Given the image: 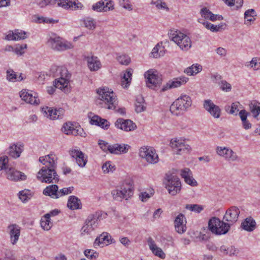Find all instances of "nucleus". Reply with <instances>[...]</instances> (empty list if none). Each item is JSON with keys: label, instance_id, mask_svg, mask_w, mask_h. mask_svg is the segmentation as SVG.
Wrapping results in <instances>:
<instances>
[{"label": "nucleus", "instance_id": "52", "mask_svg": "<svg viewBox=\"0 0 260 260\" xmlns=\"http://www.w3.org/2000/svg\"><path fill=\"white\" fill-rule=\"evenodd\" d=\"M118 62L123 65H127L131 61L130 57L126 55H122L117 57Z\"/></svg>", "mask_w": 260, "mask_h": 260}, {"label": "nucleus", "instance_id": "37", "mask_svg": "<svg viewBox=\"0 0 260 260\" xmlns=\"http://www.w3.org/2000/svg\"><path fill=\"white\" fill-rule=\"evenodd\" d=\"M83 26L89 30H93L96 27V22L91 17H86L81 20Z\"/></svg>", "mask_w": 260, "mask_h": 260}, {"label": "nucleus", "instance_id": "58", "mask_svg": "<svg viewBox=\"0 0 260 260\" xmlns=\"http://www.w3.org/2000/svg\"><path fill=\"white\" fill-rule=\"evenodd\" d=\"M27 45L24 44L21 45L17 46L15 49L14 51L15 53L19 55H22L24 53V50L26 49Z\"/></svg>", "mask_w": 260, "mask_h": 260}, {"label": "nucleus", "instance_id": "43", "mask_svg": "<svg viewBox=\"0 0 260 260\" xmlns=\"http://www.w3.org/2000/svg\"><path fill=\"white\" fill-rule=\"evenodd\" d=\"M185 209L199 213L203 210V207L198 204H186Z\"/></svg>", "mask_w": 260, "mask_h": 260}, {"label": "nucleus", "instance_id": "45", "mask_svg": "<svg viewBox=\"0 0 260 260\" xmlns=\"http://www.w3.org/2000/svg\"><path fill=\"white\" fill-rule=\"evenodd\" d=\"M84 253L87 258L92 260L96 259L99 256V253L92 249H86Z\"/></svg>", "mask_w": 260, "mask_h": 260}, {"label": "nucleus", "instance_id": "22", "mask_svg": "<svg viewBox=\"0 0 260 260\" xmlns=\"http://www.w3.org/2000/svg\"><path fill=\"white\" fill-rule=\"evenodd\" d=\"M130 146L128 145L125 144H114L113 145H109V151L111 153L115 154H120L123 153H126Z\"/></svg>", "mask_w": 260, "mask_h": 260}, {"label": "nucleus", "instance_id": "27", "mask_svg": "<svg viewBox=\"0 0 260 260\" xmlns=\"http://www.w3.org/2000/svg\"><path fill=\"white\" fill-rule=\"evenodd\" d=\"M133 73V69H127L121 77V85L124 88L127 87L131 82L132 76Z\"/></svg>", "mask_w": 260, "mask_h": 260}, {"label": "nucleus", "instance_id": "49", "mask_svg": "<svg viewBox=\"0 0 260 260\" xmlns=\"http://www.w3.org/2000/svg\"><path fill=\"white\" fill-rule=\"evenodd\" d=\"M94 230L95 229L91 225L87 223V219H86L85 224L81 229V232L82 234H89Z\"/></svg>", "mask_w": 260, "mask_h": 260}, {"label": "nucleus", "instance_id": "29", "mask_svg": "<svg viewBox=\"0 0 260 260\" xmlns=\"http://www.w3.org/2000/svg\"><path fill=\"white\" fill-rule=\"evenodd\" d=\"M102 215V214L101 211H98L89 215L87 218V223L91 225L95 229L98 226V221L100 220Z\"/></svg>", "mask_w": 260, "mask_h": 260}, {"label": "nucleus", "instance_id": "6", "mask_svg": "<svg viewBox=\"0 0 260 260\" xmlns=\"http://www.w3.org/2000/svg\"><path fill=\"white\" fill-rule=\"evenodd\" d=\"M166 187L169 194L175 196L178 193L181 189V183L179 178L174 173H167L165 175Z\"/></svg>", "mask_w": 260, "mask_h": 260}, {"label": "nucleus", "instance_id": "9", "mask_svg": "<svg viewBox=\"0 0 260 260\" xmlns=\"http://www.w3.org/2000/svg\"><path fill=\"white\" fill-rule=\"evenodd\" d=\"M45 2L46 6L57 4L58 7L66 9H71L72 10L81 9L83 7L82 4L78 0H45Z\"/></svg>", "mask_w": 260, "mask_h": 260}, {"label": "nucleus", "instance_id": "46", "mask_svg": "<svg viewBox=\"0 0 260 260\" xmlns=\"http://www.w3.org/2000/svg\"><path fill=\"white\" fill-rule=\"evenodd\" d=\"M102 170L105 173L113 172L115 170V167L111 165L110 161H107L103 165Z\"/></svg>", "mask_w": 260, "mask_h": 260}, {"label": "nucleus", "instance_id": "8", "mask_svg": "<svg viewBox=\"0 0 260 260\" xmlns=\"http://www.w3.org/2000/svg\"><path fill=\"white\" fill-rule=\"evenodd\" d=\"M57 185L53 184L46 187L43 190L44 194L51 197L52 198L57 199L62 196L71 193L73 189V187L63 188L60 190H58Z\"/></svg>", "mask_w": 260, "mask_h": 260}, {"label": "nucleus", "instance_id": "34", "mask_svg": "<svg viewBox=\"0 0 260 260\" xmlns=\"http://www.w3.org/2000/svg\"><path fill=\"white\" fill-rule=\"evenodd\" d=\"M212 81L218 83L220 86V88L223 90L226 91L228 89V84L226 81H223L221 80V77L219 75H214L212 76Z\"/></svg>", "mask_w": 260, "mask_h": 260}, {"label": "nucleus", "instance_id": "21", "mask_svg": "<svg viewBox=\"0 0 260 260\" xmlns=\"http://www.w3.org/2000/svg\"><path fill=\"white\" fill-rule=\"evenodd\" d=\"M7 174V178L11 180L18 181L24 180L26 179V176L21 172L18 171L12 168H8L6 171Z\"/></svg>", "mask_w": 260, "mask_h": 260}, {"label": "nucleus", "instance_id": "2", "mask_svg": "<svg viewBox=\"0 0 260 260\" xmlns=\"http://www.w3.org/2000/svg\"><path fill=\"white\" fill-rule=\"evenodd\" d=\"M96 92L99 95V98L96 101L97 105L108 109L116 110L117 100L113 91H110L108 88H103L98 89Z\"/></svg>", "mask_w": 260, "mask_h": 260}, {"label": "nucleus", "instance_id": "18", "mask_svg": "<svg viewBox=\"0 0 260 260\" xmlns=\"http://www.w3.org/2000/svg\"><path fill=\"white\" fill-rule=\"evenodd\" d=\"M188 80V78L185 77H180L174 78L173 80L168 81L167 84L163 86L161 91H165L169 89L180 87L181 85L185 84Z\"/></svg>", "mask_w": 260, "mask_h": 260}, {"label": "nucleus", "instance_id": "59", "mask_svg": "<svg viewBox=\"0 0 260 260\" xmlns=\"http://www.w3.org/2000/svg\"><path fill=\"white\" fill-rule=\"evenodd\" d=\"M153 194V192L151 191L150 193L147 192H141L139 194V197L141 200L143 202H146L151 197Z\"/></svg>", "mask_w": 260, "mask_h": 260}, {"label": "nucleus", "instance_id": "62", "mask_svg": "<svg viewBox=\"0 0 260 260\" xmlns=\"http://www.w3.org/2000/svg\"><path fill=\"white\" fill-rule=\"evenodd\" d=\"M70 155L72 157L75 158L77 161L78 158H80V156H82V152L79 150H72L70 151Z\"/></svg>", "mask_w": 260, "mask_h": 260}, {"label": "nucleus", "instance_id": "17", "mask_svg": "<svg viewBox=\"0 0 260 260\" xmlns=\"http://www.w3.org/2000/svg\"><path fill=\"white\" fill-rule=\"evenodd\" d=\"M204 108L213 117L218 118L220 116V109L218 106L215 105L211 100H206L204 101Z\"/></svg>", "mask_w": 260, "mask_h": 260}, {"label": "nucleus", "instance_id": "31", "mask_svg": "<svg viewBox=\"0 0 260 260\" xmlns=\"http://www.w3.org/2000/svg\"><path fill=\"white\" fill-rule=\"evenodd\" d=\"M23 146L20 144H13L9 147V155L15 158L19 157L23 151Z\"/></svg>", "mask_w": 260, "mask_h": 260}, {"label": "nucleus", "instance_id": "5", "mask_svg": "<svg viewBox=\"0 0 260 260\" xmlns=\"http://www.w3.org/2000/svg\"><path fill=\"white\" fill-rule=\"evenodd\" d=\"M47 45L55 51H63L74 48V45L71 42L63 41L58 36L54 35L51 36L47 42Z\"/></svg>", "mask_w": 260, "mask_h": 260}, {"label": "nucleus", "instance_id": "7", "mask_svg": "<svg viewBox=\"0 0 260 260\" xmlns=\"http://www.w3.org/2000/svg\"><path fill=\"white\" fill-rule=\"evenodd\" d=\"M144 76L146 79V84L148 87L156 89L160 87L162 78L157 71L153 69L149 70L145 73Z\"/></svg>", "mask_w": 260, "mask_h": 260}, {"label": "nucleus", "instance_id": "12", "mask_svg": "<svg viewBox=\"0 0 260 260\" xmlns=\"http://www.w3.org/2000/svg\"><path fill=\"white\" fill-rule=\"evenodd\" d=\"M139 155L150 164H155L159 160L158 155L155 150L152 147H141L139 151Z\"/></svg>", "mask_w": 260, "mask_h": 260}, {"label": "nucleus", "instance_id": "40", "mask_svg": "<svg viewBox=\"0 0 260 260\" xmlns=\"http://www.w3.org/2000/svg\"><path fill=\"white\" fill-rule=\"evenodd\" d=\"M32 197V193L29 190L25 189L19 193V198L23 202H25Z\"/></svg>", "mask_w": 260, "mask_h": 260}, {"label": "nucleus", "instance_id": "60", "mask_svg": "<svg viewBox=\"0 0 260 260\" xmlns=\"http://www.w3.org/2000/svg\"><path fill=\"white\" fill-rule=\"evenodd\" d=\"M78 165L80 167H84L87 162V158L85 156V154L82 152V156H80V158H78V160L76 161Z\"/></svg>", "mask_w": 260, "mask_h": 260}, {"label": "nucleus", "instance_id": "53", "mask_svg": "<svg viewBox=\"0 0 260 260\" xmlns=\"http://www.w3.org/2000/svg\"><path fill=\"white\" fill-rule=\"evenodd\" d=\"M241 106L239 102H235L233 103L231 105V108L229 113L231 114L237 115L238 114V112H239V107Z\"/></svg>", "mask_w": 260, "mask_h": 260}, {"label": "nucleus", "instance_id": "48", "mask_svg": "<svg viewBox=\"0 0 260 260\" xmlns=\"http://www.w3.org/2000/svg\"><path fill=\"white\" fill-rule=\"evenodd\" d=\"M204 25L208 29H210L213 32H216L219 31L221 26L220 25H214L213 24L207 21L203 23Z\"/></svg>", "mask_w": 260, "mask_h": 260}, {"label": "nucleus", "instance_id": "61", "mask_svg": "<svg viewBox=\"0 0 260 260\" xmlns=\"http://www.w3.org/2000/svg\"><path fill=\"white\" fill-rule=\"evenodd\" d=\"M217 154L220 156H224L228 154V148L225 147L217 146L216 148Z\"/></svg>", "mask_w": 260, "mask_h": 260}, {"label": "nucleus", "instance_id": "11", "mask_svg": "<svg viewBox=\"0 0 260 260\" xmlns=\"http://www.w3.org/2000/svg\"><path fill=\"white\" fill-rule=\"evenodd\" d=\"M209 230L215 235H220L228 233L226 223L216 217H213L208 222Z\"/></svg>", "mask_w": 260, "mask_h": 260}, {"label": "nucleus", "instance_id": "4", "mask_svg": "<svg viewBox=\"0 0 260 260\" xmlns=\"http://www.w3.org/2000/svg\"><path fill=\"white\" fill-rule=\"evenodd\" d=\"M133 186L130 181L122 182L117 188L112 191V194L114 200L121 201L123 199L127 200L133 194Z\"/></svg>", "mask_w": 260, "mask_h": 260}, {"label": "nucleus", "instance_id": "28", "mask_svg": "<svg viewBox=\"0 0 260 260\" xmlns=\"http://www.w3.org/2000/svg\"><path fill=\"white\" fill-rule=\"evenodd\" d=\"M240 214V210L236 206H232L229 209V228L230 224H232L237 221L238 218Z\"/></svg>", "mask_w": 260, "mask_h": 260}, {"label": "nucleus", "instance_id": "33", "mask_svg": "<svg viewBox=\"0 0 260 260\" xmlns=\"http://www.w3.org/2000/svg\"><path fill=\"white\" fill-rule=\"evenodd\" d=\"M165 54V48L162 43H158L152 49L151 55L154 58H157L164 56Z\"/></svg>", "mask_w": 260, "mask_h": 260}, {"label": "nucleus", "instance_id": "44", "mask_svg": "<svg viewBox=\"0 0 260 260\" xmlns=\"http://www.w3.org/2000/svg\"><path fill=\"white\" fill-rule=\"evenodd\" d=\"M151 4L155 5L159 10H169L166 4L161 0H151Z\"/></svg>", "mask_w": 260, "mask_h": 260}, {"label": "nucleus", "instance_id": "30", "mask_svg": "<svg viewBox=\"0 0 260 260\" xmlns=\"http://www.w3.org/2000/svg\"><path fill=\"white\" fill-rule=\"evenodd\" d=\"M67 206L71 210L80 209L81 208L80 200L75 196H70L68 200Z\"/></svg>", "mask_w": 260, "mask_h": 260}, {"label": "nucleus", "instance_id": "24", "mask_svg": "<svg viewBox=\"0 0 260 260\" xmlns=\"http://www.w3.org/2000/svg\"><path fill=\"white\" fill-rule=\"evenodd\" d=\"M88 67L91 71H96L102 67L100 59L95 56H89L86 57Z\"/></svg>", "mask_w": 260, "mask_h": 260}, {"label": "nucleus", "instance_id": "26", "mask_svg": "<svg viewBox=\"0 0 260 260\" xmlns=\"http://www.w3.org/2000/svg\"><path fill=\"white\" fill-rule=\"evenodd\" d=\"M111 236L107 232H103L99 237H98L94 242V247L99 246L103 247L105 244L106 245L110 243Z\"/></svg>", "mask_w": 260, "mask_h": 260}, {"label": "nucleus", "instance_id": "36", "mask_svg": "<svg viewBox=\"0 0 260 260\" xmlns=\"http://www.w3.org/2000/svg\"><path fill=\"white\" fill-rule=\"evenodd\" d=\"M202 70V67L200 64H192L191 67L186 68L184 72L188 75L192 76L196 75Z\"/></svg>", "mask_w": 260, "mask_h": 260}, {"label": "nucleus", "instance_id": "10", "mask_svg": "<svg viewBox=\"0 0 260 260\" xmlns=\"http://www.w3.org/2000/svg\"><path fill=\"white\" fill-rule=\"evenodd\" d=\"M171 40L175 43L181 49L187 50L191 46L190 38L181 32L176 31L172 35Z\"/></svg>", "mask_w": 260, "mask_h": 260}, {"label": "nucleus", "instance_id": "51", "mask_svg": "<svg viewBox=\"0 0 260 260\" xmlns=\"http://www.w3.org/2000/svg\"><path fill=\"white\" fill-rule=\"evenodd\" d=\"M102 2L104 4L103 7L104 12L112 10L114 9L113 2L111 0H102Z\"/></svg>", "mask_w": 260, "mask_h": 260}, {"label": "nucleus", "instance_id": "23", "mask_svg": "<svg viewBox=\"0 0 260 260\" xmlns=\"http://www.w3.org/2000/svg\"><path fill=\"white\" fill-rule=\"evenodd\" d=\"M149 247L153 254L158 257L164 259L166 257V254L162 251V250L158 247L155 241L152 239V238L149 237L147 240Z\"/></svg>", "mask_w": 260, "mask_h": 260}, {"label": "nucleus", "instance_id": "39", "mask_svg": "<svg viewBox=\"0 0 260 260\" xmlns=\"http://www.w3.org/2000/svg\"><path fill=\"white\" fill-rule=\"evenodd\" d=\"M76 127H75L72 123L68 122L65 123L62 128L61 131L63 133L67 135H74V132L75 131Z\"/></svg>", "mask_w": 260, "mask_h": 260}, {"label": "nucleus", "instance_id": "13", "mask_svg": "<svg viewBox=\"0 0 260 260\" xmlns=\"http://www.w3.org/2000/svg\"><path fill=\"white\" fill-rule=\"evenodd\" d=\"M170 145L176 153L179 155L188 153L190 149L189 145L181 140H172Z\"/></svg>", "mask_w": 260, "mask_h": 260}, {"label": "nucleus", "instance_id": "47", "mask_svg": "<svg viewBox=\"0 0 260 260\" xmlns=\"http://www.w3.org/2000/svg\"><path fill=\"white\" fill-rule=\"evenodd\" d=\"M186 218H185L184 215L182 213H180L175 218V226H176V225H185V224H186Z\"/></svg>", "mask_w": 260, "mask_h": 260}, {"label": "nucleus", "instance_id": "57", "mask_svg": "<svg viewBox=\"0 0 260 260\" xmlns=\"http://www.w3.org/2000/svg\"><path fill=\"white\" fill-rule=\"evenodd\" d=\"M243 4V0H229V6L232 7L236 5V9L241 8Z\"/></svg>", "mask_w": 260, "mask_h": 260}, {"label": "nucleus", "instance_id": "16", "mask_svg": "<svg viewBox=\"0 0 260 260\" xmlns=\"http://www.w3.org/2000/svg\"><path fill=\"white\" fill-rule=\"evenodd\" d=\"M60 73V77L54 81L53 85L55 88L61 89L67 86L70 75L66 69H62Z\"/></svg>", "mask_w": 260, "mask_h": 260}, {"label": "nucleus", "instance_id": "41", "mask_svg": "<svg viewBox=\"0 0 260 260\" xmlns=\"http://www.w3.org/2000/svg\"><path fill=\"white\" fill-rule=\"evenodd\" d=\"M259 60L260 59L257 57H253L250 61L247 62L246 66H250L255 71L259 70L260 62H258Z\"/></svg>", "mask_w": 260, "mask_h": 260}, {"label": "nucleus", "instance_id": "25", "mask_svg": "<svg viewBox=\"0 0 260 260\" xmlns=\"http://www.w3.org/2000/svg\"><path fill=\"white\" fill-rule=\"evenodd\" d=\"M241 228L245 231L252 232L256 228V221L252 217L249 216L243 220Z\"/></svg>", "mask_w": 260, "mask_h": 260}, {"label": "nucleus", "instance_id": "15", "mask_svg": "<svg viewBox=\"0 0 260 260\" xmlns=\"http://www.w3.org/2000/svg\"><path fill=\"white\" fill-rule=\"evenodd\" d=\"M20 96L21 99L26 103L31 105H38L40 103V100L36 93H32V91L29 92L26 89H23L20 93Z\"/></svg>", "mask_w": 260, "mask_h": 260}, {"label": "nucleus", "instance_id": "50", "mask_svg": "<svg viewBox=\"0 0 260 260\" xmlns=\"http://www.w3.org/2000/svg\"><path fill=\"white\" fill-rule=\"evenodd\" d=\"M9 161L8 157L7 156H4L0 157V171L2 170H7L8 163Z\"/></svg>", "mask_w": 260, "mask_h": 260}, {"label": "nucleus", "instance_id": "56", "mask_svg": "<svg viewBox=\"0 0 260 260\" xmlns=\"http://www.w3.org/2000/svg\"><path fill=\"white\" fill-rule=\"evenodd\" d=\"M14 35H15L16 40L24 39L27 38L26 32L21 30H15Z\"/></svg>", "mask_w": 260, "mask_h": 260}, {"label": "nucleus", "instance_id": "38", "mask_svg": "<svg viewBox=\"0 0 260 260\" xmlns=\"http://www.w3.org/2000/svg\"><path fill=\"white\" fill-rule=\"evenodd\" d=\"M146 109L144 106V100L141 96H138L135 103V111L137 113H141Z\"/></svg>", "mask_w": 260, "mask_h": 260}, {"label": "nucleus", "instance_id": "55", "mask_svg": "<svg viewBox=\"0 0 260 260\" xmlns=\"http://www.w3.org/2000/svg\"><path fill=\"white\" fill-rule=\"evenodd\" d=\"M7 79L9 81L15 82L17 79V75L12 70H8L7 71Z\"/></svg>", "mask_w": 260, "mask_h": 260}, {"label": "nucleus", "instance_id": "19", "mask_svg": "<svg viewBox=\"0 0 260 260\" xmlns=\"http://www.w3.org/2000/svg\"><path fill=\"white\" fill-rule=\"evenodd\" d=\"M117 128L126 132L134 130L136 128V124L131 120H124L122 118L118 119L115 122Z\"/></svg>", "mask_w": 260, "mask_h": 260}, {"label": "nucleus", "instance_id": "3", "mask_svg": "<svg viewBox=\"0 0 260 260\" xmlns=\"http://www.w3.org/2000/svg\"><path fill=\"white\" fill-rule=\"evenodd\" d=\"M191 104L192 101L189 96L181 95L171 105L170 110L172 114L177 116L186 111Z\"/></svg>", "mask_w": 260, "mask_h": 260}, {"label": "nucleus", "instance_id": "35", "mask_svg": "<svg viewBox=\"0 0 260 260\" xmlns=\"http://www.w3.org/2000/svg\"><path fill=\"white\" fill-rule=\"evenodd\" d=\"M41 227L46 231H49L52 226L50 221V214H45L41 220Z\"/></svg>", "mask_w": 260, "mask_h": 260}, {"label": "nucleus", "instance_id": "20", "mask_svg": "<svg viewBox=\"0 0 260 260\" xmlns=\"http://www.w3.org/2000/svg\"><path fill=\"white\" fill-rule=\"evenodd\" d=\"M8 229L10 236L11 242L13 245L15 244L20 235V227L16 224H12L8 226Z\"/></svg>", "mask_w": 260, "mask_h": 260}, {"label": "nucleus", "instance_id": "64", "mask_svg": "<svg viewBox=\"0 0 260 260\" xmlns=\"http://www.w3.org/2000/svg\"><path fill=\"white\" fill-rule=\"evenodd\" d=\"M104 5V4L102 2V0H101L92 6V9L98 12L104 11V8H103Z\"/></svg>", "mask_w": 260, "mask_h": 260}, {"label": "nucleus", "instance_id": "1", "mask_svg": "<svg viewBox=\"0 0 260 260\" xmlns=\"http://www.w3.org/2000/svg\"><path fill=\"white\" fill-rule=\"evenodd\" d=\"M39 160L44 166L38 172V180L43 183H57L59 181V176L55 171L57 160L56 156L51 153L40 157Z\"/></svg>", "mask_w": 260, "mask_h": 260}, {"label": "nucleus", "instance_id": "63", "mask_svg": "<svg viewBox=\"0 0 260 260\" xmlns=\"http://www.w3.org/2000/svg\"><path fill=\"white\" fill-rule=\"evenodd\" d=\"M200 13L202 17L206 19H209L210 15L212 14V12L206 7L201 10Z\"/></svg>", "mask_w": 260, "mask_h": 260}, {"label": "nucleus", "instance_id": "54", "mask_svg": "<svg viewBox=\"0 0 260 260\" xmlns=\"http://www.w3.org/2000/svg\"><path fill=\"white\" fill-rule=\"evenodd\" d=\"M120 5L124 9L128 11L133 10V6L131 4L129 0H119Z\"/></svg>", "mask_w": 260, "mask_h": 260}, {"label": "nucleus", "instance_id": "14", "mask_svg": "<svg viewBox=\"0 0 260 260\" xmlns=\"http://www.w3.org/2000/svg\"><path fill=\"white\" fill-rule=\"evenodd\" d=\"M42 111L43 113H45L47 117L52 120L61 118L64 112V109L61 108L57 109H52L48 107L43 108Z\"/></svg>", "mask_w": 260, "mask_h": 260}, {"label": "nucleus", "instance_id": "42", "mask_svg": "<svg viewBox=\"0 0 260 260\" xmlns=\"http://www.w3.org/2000/svg\"><path fill=\"white\" fill-rule=\"evenodd\" d=\"M255 12L253 9H249L245 11L244 13L245 21L251 22L255 20Z\"/></svg>", "mask_w": 260, "mask_h": 260}, {"label": "nucleus", "instance_id": "32", "mask_svg": "<svg viewBox=\"0 0 260 260\" xmlns=\"http://www.w3.org/2000/svg\"><path fill=\"white\" fill-rule=\"evenodd\" d=\"M260 104L255 101L251 102L249 104V108L253 116L258 119L260 118Z\"/></svg>", "mask_w": 260, "mask_h": 260}]
</instances>
